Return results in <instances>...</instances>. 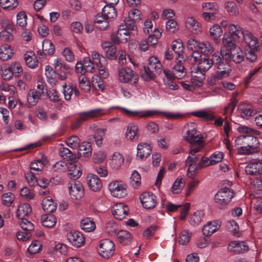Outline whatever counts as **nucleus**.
Segmentation results:
<instances>
[{"mask_svg":"<svg viewBox=\"0 0 262 262\" xmlns=\"http://www.w3.org/2000/svg\"><path fill=\"white\" fill-rule=\"evenodd\" d=\"M237 130L241 133L250 135L240 136L235 139V146L238 149V153L242 155L254 153L258 147L259 141L253 135H258L259 132L245 125L239 126Z\"/></svg>","mask_w":262,"mask_h":262,"instance_id":"f257e3e1","label":"nucleus"},{"mask_svg":"<svg viewBox=\"0 0 262 262\" xmlns=\"http://www.w3.org/2000/svg\"><path fill=\"white\" fill-rule=\"evenodd\" d=\"M184 139L190 144V153H196L204 146L202 135L196 129V124L194 122L187 123L184 127Z\"/></svg>","mask_w":262,"mask_h":262,"instance_id":"f03ea898","label":"nucleus"},{"mask_svg":"<svg viewBox=\"0 0 262 262\" xmlns=\"http://www.w3.org/2000/svg\"><path fill=\"white\" fill-rule=\"evenodd\" d=\"M229 33L239 42H245L248 47L254 49L257 44V39L250 32L244 30L237 24H230Z\"/></svg>","mask_w":262,"mask_h":262,"instance_id":"7ed1b4c3","label":"nucleus"},{"mask_svg":"<svg viewBox=\"0 0 262 262\" xmlns=\"http://www.w3.org/2000/svg\"><path fill=\"white\" fill-rule=\"evenodd\" d=\"M162 71V65L155 56H151L148 59L147 66H144L143 71L141 72V78L145 81L154 80Z\"/></svg>","mask_w":262,"mask_h":262,"instance_id":"20e7f679","label":"nucleus"},{"mask_svg":"<svg viewBox=\"0 0 262 262\" xmlns=\"http://www.w3.org/2000/svg\"><path fill=\"white\" fill-rule=\"evenodd\" d=\"M104 114L103 110L99 108L80 112L78 114V117L72 121L71 128L72 129H77L84 122L100 117Z\"/></svg>","mask_w":262,"mask_h":262,"instance_id":"39448f33","label":"nucleus"},{"mask_svg":"<svg viewBox=\"0 0 262 262\" xmlns=\"http://www.w3.org/2000/svg\"><path fill=\"white\" fill-rule=\"evenodd\" d=\"M234 196V193L229 188L225 187L219 190L214 196V201L221 208L228 204Z\"/></svg>","mask_w":262,"mask_h":262,"instance_id":"423d86ee","label":"nucleus"},{"mask_svg":"<svg viewBox=\"0 0 262 262\" xmlns=\"http://www.w3.org/2000/svg\"><path fill=\"white\" fill-rule=\"evenodd\" d=\"M142 14L141 11L137 9H132L128 13V17L124 19L126 27L132 30L134 33L137 31L136 22H139L142 19Z\"/></svg>","mask_w":262,"mask_h":262,"instance_id":"0eeeda50","label":"nucleus"},{"mask_svg":"<svg viewBox=\"0 0 262 262\" xmlns=\"http://www.w3.org/2000/svg\"><path fill=\"white\" fill-rule=\"evenodd\" d=\"M118 80L123 83L133 82L136 83L139 80L138 74L128 68H122L118 69Z\"/></svg>","mask_w":262,"mask_h":262,"instance_id":"6e6552de","label":"nucleus"},{"mask_svg":"<svg viewBox=\"0 0 262 262\" xmlns=\"http://www.w3.org/2000/svg\"><path fill=\"white\" fill-rule=\"evenodd\" d=\"M115 244L109 239H104L100 241L99 246V253L103 258H109L115 252Z\"/></svg>","mask_w":262,"mask_h":262,"instance_id":"1a4fd4ad","label":"nucleus"},{"mask_svg":"<svg viewBox=\"0 0 262 262\" xmlns=\"http://www.w3.org/2000/svg\"><path fill=\"white\" fill-rule=\"evenodd\" d=\"M195 154L190 152L186 160V165L188 166L187 175L191 179L194 178L197 174L198 170L201 169V168L198 167V164H196L198 161V157Z\"/></svg>","mask_w":262,"mask_h":262,"instance_id":"9d476101","label":"nucleus"},{"mask_svg":"<svg viewBox=\"0 0 262 262\" xmlns=\"http://www.w3.org/2000/svg\"><path fill=\"white\" fill-rule=\"evenodd\" d=\"M70 195L73 200H79L84 195V188L79 181H72L69 184Z\"/></svg>","mask_w":262,"mask_h":262,"instance_id":"9b49d317","label":"nucleus"},{"mask_svg":"<svg viewBox=\"0 0 262 262\" xmlns=\"http://www.w3.org/2000/svg\"><path fill=\"white\" fill-rule=\"evenodd\" d=\"M67 238L70 243L76 248L81 247L85 243L83 235L77 231H71L67 233Z\"/></svg>","mask_w":262,"mask_h":262,"instance_id":"f8f14e48","label":"nucleus"},{"mask_svg":"<svg viewBox=\"0 0 262 262\" xmlns=\"http://www.w3.org/2000/svg\"><path fill=\"white\" fill-rule=\"evenodd\" d=\"M140 199L143 206L146 209L154 208L157 204L156 196L151 192H143Z\"/></svg>","mask_w":262,"mask_h":262,"instance_id":"ddd939ff","label":"nucleus"},{"mask_svg":"<svg viewBox=\"0 0 262 262\" xmlns=\"http://www.w3.org/2000/svg\"><path fill=\"white\" fill-rule=\"evenodd\" d=\"M133 31L126 27V24L119 26L117 32L116 33V44L125 43L130 38V34Z\"/></svg>","mask_w":262,"mask_h":262,"instance_id":"4468645a","label":"nucleus"},{"mask_svg":"<svg viewBox=\"0 0 262 262\" xmlns=\"http://www.w3.org/2000/svg\"><path fill=\"white\" fill-rule=\"evenodd\" d=\"M184 61L183 57L176 58V64L172 68L175 78L182 79L185 76L186 71L184 66Z\"/></svg>","mask_w":262,"mask_h":262,"instance_id":"2eb2a0df","label":"nucleus"},{"mask_svg":"<svg viewBox=\"0 0 262 262\" xmlns=\"http://www.w3.org/2000/svg\"><path fill=\"white\" fill-rule=\"evenodd\" d=\"M99 73L101 77L98 75H94L92 78V83L96 89L103 90L105 87L103 78H106L108 73L104 69L100 68L99 69Z\"/></svg>","mask_w":262,"mask_h":262,"instance_id":"dca6fc26","label":"nucleus"},{"mask_svg":"<svg viewBox=\"0 0 262 262\" xmlns=\"http://www.w3.org/2000/svg\"><path fill=\"white\" fill-rule=\"evenodd\" d=\"M228 58L232 59L235 63H240L245 59V55L243 50L239 47H235L231 51H228L225 54Z\"/></svg>","mask_w":262,"mask_h":262,"instance_id":"f3484780","label":"nucleus"},{"mask_svg":"<svg viewBox=\"0 0 262 262\" xmlns=\"http://www.w3.org/2000/svg\"><path fill=\"white\" fill-rule=\"evenodd\" d=\"M55 51L53 43L48 39H45L42 43V51H37V55L40 58H45L46 55H52Z\"/></svg>","mask_w":262,"mask_h":262,"instance_id":"a211bd4d","label":"nucleus"},{"mask_svg":"<svg viewBox=\"0 0 262 262\" xmlns=\"http://www.w3.org/2000/svg\"><path fill=\"white\" fill-rule=\"evenodd\" d=\"M137 157L141 160H144L149 156L151 152L150 145L145 142H141L138 144Z\"/></svg>","mask_w":262,"mask_h":262,"instance_id":"6ab92c4d","label":"nucleus"},{"mask_svg":"<svg viewBox=\"0 0 262 262\" xmlns=\"http://www.w3.org/2000/svg\"><path fill=\"white\" fill-rule=\"evenodd\" d=\"M245 171L247 174L254 176L262 173V162L259 160H255L249 163L245 167Z\"/></svg>","mask_w":262,"mask_h":262,"instance_id":"aec40b11","label":"nucleus"},{"mask_svg":"<svg viewBox=\"0 0 262 262\" xmlns=\"http://www.w3.org/2000/svg\"><path fill=\"white\" fill-rule=\"evenodd\" d=\"M86 179L88 186L91 190L93 191H98L101 190L102 184L101 180L97 176L89 174Z\"/></svg>","mask_w":262,"mask_h":262,"instance_id":"412c9836","label":"nucleus"},{"mask_svg":"<svg viewBox=\"0 0 262 262\" xmlns=\"http://www.w3.org/2000/svg\"><path fill=\"white\" fill-rule=\"evenodd\" d=\"M248 246L244 242L234 241L229 243L228 249L235 253H243L248 250Z\"/></svg>","mask_w":262,"mask_h":262,"instance_id":"4be33fe9","label":"nucleus"},{"mask_svg":"<svg viewBox=\"0 0 262 262\" xmlns=\"http://www.w3.org/2000/svg\"><path fill=\"white\" fill-rule=\"evenodd\" d=\"M62 93L66 101H70L72 99V96L73 94L76 97L80 95V93L76 86L67 85L66 83L62 85Z\"/></svg>","mask_w":262,"mask_h":262,"instance_id":"5701e85b","label":"nucleus"},{"mask_svg":"<svg viewBox=\"0 0 262 262\" xmlns=\"http://www.w3.org/2000/svg\"><path fill=\"white\" fill-rule=\"evenodd\" d=\"M186 27L194 34H198L201 33L202 31V28L200 23L192 17L187 18L186 20Z\"/></svg>","mask_w":262,"mask_h":262,"instance_id":"b1692460","label":"nucleus"},{"mask_svg":"<svg viewBox=\"0 0 262 262\" xmlns=\"http://www.w3.org/2000/svg\"><path fill=\"white\" fill-rule=\"evenodd\" d=\"M221 227L219 223L216 221H211L205 225L202 229V232L205 236H210L218 230Z\"/></svg>","mask_w":262,"mask_h":262,"instance_id":"393cba45","label":"nucleus"},{"mask_svg":"<svg viewBox=\"0 0 262 262\" xmlns=\"http://www.w3.org/2000/svg\"><path fill=\"white\" fill-rule=\"evenodd\" d=\"M138 131L137 125L134 124H128L125 133L126 138L130 141L137 140L139 138Z\"/></svg>","mask_w":262,"mask_h":262,"instance_id":"a878e982","label":"nucleus"},{"mask_svg":"<svg viewBox=\"0 0 262 262\" xmlns=\"http://www.w3.org/2000/svg\"><path fill=\"white\" fill-rule=\"evenodd\" d=\"M222 34V29L219 24L213 25L209 29V36L216 43L220 42Z\"/></svg>","mask_w":262,"mask_h":262,"instance_id":"bb28decb","label":"nucleus"},{"mask_svg":"<svg viewBox=\"0 0 262 262\" xmlns=\"http://www.w3.org/2000/svg\"><path fill=\"white\" fill-rule=\"evenodd\" d=\"M238 110L242 117L247 118L254 115L252 106L248 103H243L239 105Z\"/></svg>","mask_w":262,"mask_h":262,"instance_id":"cd10ccee","label":"nucleus"},{"mask_svg":"<svg viewBox=\"0 0 262 262\" xmlns=\"http://www.w3.org/2000/svg\"><path fill=\"white\" fill-rule=\"evenodd\" d=\"M191 114L193 116L201 118L205 121H212L215 119L213 112L209 110H200L193 112Z\"/></svg>","mask_w":262,"mask_h":262,"instance_id":"c85d7f7f","label":"nucleus"},{"mask_svg":"<svg viewBox=\"0 0 262 262\" xmlns=\"http://www.w3.org/2000/svg\"><path fill=\"white\" fill-rule=\"evenodd\" d=\"M42 207L43 210L47 213H52L57 208V204L54 202L52 199L45 198L42 201Z\"/></svg>","mask_w":262,"mask_h":262,"instance_id":"c756f323","label":"nucleus"},{"mask_svg":"<svg viewBox=\"0 0 262 262\" xmlns=\"http://www.w3.org/2000/svg\"><path fill=\"white\" fill-rule=\"evenodd\" d=\"M213 65V61L209 59L206 55H204L203 57L200 58L199 61L198 68L201 72H205L208 71Z\"/></svg>","mask_w":262,"mask_h":262,"instance_id":"7c9ffc66","label":"nucleus"},{"mask_svg":"<svg viewBox=\"0 0 262 262\" xmlns=\"http://www.w3.org/2000/svg\"><path fill=\"white\" fill-rule=\"evenodd\" d=\"M78 148H79L78 155L79 156L87 158L91 156L92 149L90 142H83L79 144Z\"/></svg>","mask_w":262,"mask_h":262,"instance_id":"2f4dec72","label":"nucleus"},{"mask_svg":"<svg viewBox=\"0 0 262 262\" xmlns=\"http://www.w3.org/2000/svg\"><path fill=\"white\" fill-rule=\"evenodd\" d=\"M101 47L108 59L111 60L115 59V46L112 42H103L101 43Z\"/></svg>","mask_w":262,"mask_h":262,"instance_id":"473e14b6","label":"nucleus"},{"mask_svg":"<svg viewBox=\"0 0 262 262\" xmlns=\"http://www.w3.org/2000/svg\"><path fill=\"white\" fill-rule=\"evenodd\" d=\"M128 207L121 203H116V219L121 220L124 219L128 212Z\"/></svg>","mask_w":262,"mask_h":262,"instance_id":"72a5a7b5","label":"nucleus"},{"mask_svg":"<svg viewBox=\"0 0 262 262\" xmlns=\"http://www.w3.org/2000/svg\"><path fill=\"white\" fill-rule=\"evenodd\" d=\"M94 21L95 23L99 24L97 27L101 30L106 29L109 26L110 22H111L102 12L96 15Z\"/></svg>","mask_w":262,"mask_h":262,"instance_id":"f704fd0d","label":"nucleus"},{"mask_svg":"<svg viewBox=\"0 0 262 262\" xmlns=\"http://www.w3.org/2000/svg\"><path fill=\"white\" fill-rule=\"evenodd\" d=\"M127 188V186L124 182L116 181V198H123L126 196Z\"/></svg>","mask_w":262,"mask_h":262,"instance_id":"c9c22d12","label":"nucleus"},{"mask_svg":"<svg viewBox=\"0 0 262 262\" xmlns=\"http://www.w3.org/2000/svg\"><path fill=\"white\" fill-rule=\"evenodd\" d=\"M13 54V50L10 45L4 44L0 48V58L4 61L11 58Z\"/></svg>","mask_w":262,"mask_h":262,"instance_id":"e433bc0d","label":"nucleus"},{"mask_svg":"<svg viewBox=\"0 0 262 262\" xmlns=\"http://www.w3.org/2000/svg\"><path fill=\"white\" fill-rule=\"evenodd\" d=\"M42 95L35 89L30 90L28 94L27 101L30 106H34L40 99Z\"/></svg>","mask_w":262,"mask_h":262,"instance_id":"4c0bfd02","label":"nucleus"},{"mask_svg":"<svg viewBox=\"0 0 262 262\" xmlns=\"http://www.w3.org/2000/svg\"><path fill=\"white\" fill-rule=\"evenodd\" d=\"M57 72L56 70L53 69L50 66H46L45 67V75L48 83L51 85H54L56 84L55 78L57 76Z\"/></svg>","mask_w":262,"mask_h":262,"instance_id":"58836bf2","label":"nucleus"},{"mask_svg":"<svg viewBox=\"0 0 262 262\" xmlns=\"http://www.w3.org/2000/svg\"><path fill=\"white\" fill-rule=\"evenodd\" d=\"M224 8L227 13L231 16H237L239 14V10L236 4L232 1L226 2Z\"/></svg>","mask_w":262,"mask_h":262,"instance_id":"ea45409f","label":"nucleus"},{"mask_svg":"<svg viewBox=\"0 0 262 262\" xmlns=\"http://www.w3.org/2000/svg\"><path fill=\"white\" fill-rule=\"evenodd\" d=\"M24 60L26 65L30 68L34 69L38 66V61L37 57L32 52L25 54Z\"/></svg>","mask_w":262,"mask_h":262,"instance_id":"a19ab883","label":"nucleus"},{"mask_svg":"<svg viewBox=\"0 0 262 262\" xmlns=\"http://www.w3.org/2000/svg\"><path fill=\"white\" fill-rule=\"evenodd\" d=\"M31 212L32 208L31 206L28 203H24L19 206L16 216L19 219H21V217L25 218V216H28Z\"/></svg>","mask_w":262,"mask_h":262,"instance_id":"79ce46f5","label":"nucleus"},{"mask_svg":"<svg viewBox=\"0 0 262 262\" xmlns=\"http://www.w3.org/2000/svg\"><path fill=\"white\" fill-rule=\"evenodd\" d=\"M102 13L107 19L112 21L115 16V4L110 3L109 4L106 5L103 7Z\"/></svg>","mask_w":262,"mask_h":262,"instance_id":"37998d69","label":"nucleus"},{"mask_svg":"<svg viewBox=\"0 0 262 262\" xmlns=\"http://www.w3.org/2000/svg\"><path fill=\"white\" fill-rule=\"evenodd\" d=\"M80 227L82 230L87 232L93 231L96 228L95 222L88 217L81 221Z\"/></svg>","mask_w":262,"mask_h":262,"instance_id":"c03bdc74","label":"nucleus"},{"mask_svg":"<svg viewBox=\"0 0 262 262\" xmlns=\"http://www.w3.org/2000/svg\"><path fill=\"white\" fill-rule=\"evenodd\" d=\"M42 224L47 228H51L54 226L56 223V219L53 214H45L41 216Z\"/></svg>","mask_w":262,"mask_h":262,"instance_id":"a18cd8bd","label":"nucleus"},{"mask_svg":"<svg viewBox=\"0 0 262 262\" xmlns=\"http://www.w3.org/2000/svg\"><path fill=\"white\" fill-rule=\"evenodd\" d=\"M118 239L121 244L127 245L131 242V234L126 230H121L118 233Z\"/></svg>","mask_w":262,"mask_h":262,"instance_id":"49530a36","label":"nucleus"},{"mask_svg":"<svg viewBox=\"0 0 262 262\" xmlns=\"http://www.w3.org/2000/svg\"><path fill=\"white\" fill-rule=\"evenodd\" d=\"M256 45L257 46L256 48L254 49H253L251 47H248L249 48V49H247L246 51V58L247 60L250 62H254L256 61L257 59V56L256 54L255 53V51H257L259 47V42L258 41L257 44Z\"/></svg>","mask_w":262,"mask_h":262,"instance_id":"de8ad7c7","label":"nucleus"},{"mask_svg":"<svg viewBox=\"0 0 262 262\" xmlns=\"http://www.w3.org/2000/svg\"><path fill=\"white\" fill-rule=\"evenodd\" d=\"M204 214L202 211H197L191 215L189 222L192 226H197L201 222Z\"/></svg>","mask_w":262,"mask_h":262,"instance_id":"09e8293b","label":"nucleus"},{"mask_svg":"<svg viewBox=\"0 0 262 262\" xmlns=\"http://www.w3.org/2000/svg\"><path fill=\"white\" fill-rule=\"evenodd\" d=\"M59 154L64 160L70 162H74L75 160V155L68 148H61L59 150Z\"/></svg>","mask_w":262,"mask_h":262,"instance_id":"8fccbe9b","label":"nucleus"},{"mask_svg":"<svg viewBox=\"0 0 262 262\" xmlns=\"http://www.w3.org/2000/svg\"><path fill=\"white\" fill-rule=\"evenodd\" d=\"M191 233L187 230L182 231L179 237V243L182 245H186L190 241Z\"/></svg>","mask_w":262,"mask_h":262,"instance_id":"3c124183","label":"nucleus"},{"mask_svg":"<svg viewBox=\"0 0 262 262\" xmlns=\"http://www.w3.org/2000/svg\"><path fill=\"white\" fill-rule=\"evenodd\" d=\"M172 49L174 52L178 55V58L183 57L182 55V53L183 52L184 46L183 43L180 40L173 41Z\"/></svg>","mask_w":262,"mask_h":262,"instance_id":"603ef678","label":"nucleus"},{"mask_svg":"<svg viewBox=\"0 0 262 262\" xmlns=\"http://www.w3.org/2000/svg\"><path fill=\"white\" fill-rule=\"evenodd\" d=\"M0 5L4 9L12 10L18 5L17 0H0Z\"/></svg>","mask_w":262,"mask_h":262,"instance_id":"864d4df0","label":"nucleus"},{"mask_svg":"<svg viewBox=\"0 0 262 262\" xmlns=\"http://www.w3.org/2000/svg\"><path fill=\"white\" fill-rule=\"evenodd\" d=\"M91 56L93 60L94 63L96 64L97 67L99 69L103 68V63L101 61V59L105 61V58L103 56H101L98 52L96 51L91 52Z\"/></svg>","mask_w":262,"mask_h":262,"instance_id":"5fc2aeb1","label":"nucleus"},{"mask_svg":"<svg viewBox=\"0 0 262 262\" xmlns=\"http://www.w3.org/2000/svg\"><path fill=\"white\" fill-rule=\"evenodd\" d=\"M130 185L135 188H137L141 185V176L136 171H133L130 177Z\"/></svg>","mask_w":262,"mask_h":262,"instance_id":"6e6d98bb","label":"nucleus"},{"mask_svg":"<svg viewBox=\"0 0 262 262\" xmlns=\"http://www.w3.org/2000/svg\"><path fill=\"white\" fill-rule=\"evenodd\" d=\"M222 43L226 48L229 50V51H231V49L233 48L238 47L234 43L231 37L226 34V33H225L223 35Z\"/></svg>","mask_w":262,"mask_h":262,"instance_id":"4d7b16f0","label":"nucleus"},{"mask_svg":"<svg viewBox=\"0 0 262 262\" xmlns=\"http://www.w3.org/2000/svg\"><path fill=\"white\" fill-rule=\"evenodd\" d=\"M182 181L183 179L180 177L178 178L176 180L171 187V191L173 193L178 194L182 191L184 187V183Z\"/></svg>","mask_w":262,"mask_h":262,"instance_id":"13d9d810","label":"nucleus"},{"mask_svg":"<svg viewBox=\"0 0 262 262\" xmlns=\"http://www.w3.org/2000/svg\"><path fill=\"white\" fill-rule=\"evenodd\" d=\"M79 88L83 90L85 92L90 91V83L87 78L83 75H82L79 78Z\"/></svg>","mask_w":262,"mask_h":262,"instance_id":"bf43d9fd","label":"nucleus"},{"mask_svg":"<svg viewBox=\"0 0 262 262\" xmlns=\"http://www.w3.org/2000/svg\"><path fill=\"white\" fill-rule=\"evenodd\" d=\"M199 52L203 53L204 55L211 54L213 52V48L210 42L208 41L201 42Z\"/></svg>","mask_w":262,"mask_h":262,"instance_id":"052dcab7","label":"nucleus"},{"mask_svg":"<svg viewBox=\"0 0 262 262\" xmlns=\"http://www.w3.org/2000/svg\"><path fill=\"white\" fill-rule=\"evenodd\" d=\"M67 168V163L63 161H59L56 162L52 166L53 171L60 173L66 171Z\"/></svg>","mask_w":262,"mask_h":262,"instance_id":"680f3d73","label":"nucleus"},{"mask_svg":"<svg viewBox=\"0 0 262 262\" xmlns=\"http://www.w3.org/2000/svg\"><path fill=\"white\" fill-rule=\"evenodd\" d=\"M209 158L210 164L213 165L222 161L224 158V154L221 151H216L211 154Z\"/></svg>","mask_w":262,"mask_h":262,"instance_id":"e2e57ef3","label":"nucleus"},{"mask_svg":"<svg viewBox=\"0 0 262 262\" xmlns=\"http://www.w3.org/2000/svg\"><path fill=\"white\" fill-rule=\"evenodd\" d=\"M82 174V171L80 169L79 167H77V165H72L69 170V176L74 180L79 178Z\"/></svg>","mask_w":262,"mask_h":262,"instance_id":"0e129e2a","label":"nucleus"},{"mask_svg":"<svg viewBox=\"0 0 262 262\" xmlns=\"http://www.w3.org/2000/svg\"><path fill=\"white\" fill-rule=\"evenodd\" d=\"M19 222L20 226L22 229L25 231L30 232L34 230L33 224L26 218L21 217Z\"/></svg>","mask_w":262,"mask_h":262,"instance_id":"69168bd1","label":"nucleus"},{"mask_svg":"<svg viewBox=\"0 0 262 262\" xmlns=\"http://www.w3.org/2000/svg\"><path fill=\"white\" fill-rule=\"evenodd\" d=\"M21 195L27 201L32 200L35 196V193L33 190L30 189L25 187L20 190Z\"/></svg>","mask_w":262,"mask_h":262,"instance_id":"338daca9","label":"nucleus"},{"mask_svg":"<svg viewBox=\"0 0 262 262\" xmlns=\"http://www.w3.org/2000/svg\"><path fill=\"white\" fill-rule=\"evenodd\" d=\"M41 245L38 241H34L28 248L27 251L30 254L38 253L41 250Z\"/></svg>","mask_w":262,"mask_h":262,"instance_id":"774afa93","label":"nucleus"}]
</instances>
